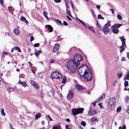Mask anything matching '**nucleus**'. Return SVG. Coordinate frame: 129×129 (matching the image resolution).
Here are the masks:
<instances>
[{
  "label": "nucleus",
  "instance_id": "f257e3e1",
  "mask_svg": "<svg viewBox=\"0 0 129 129\" xmlns=\"http://www.w3.org/2000/svg\"><path fill=\"white\" fill-rule=\"evenodd\" d=\"M78 65L73 60H70L67 62V67L68 69L72 72H74Z\"/></svg>",
  "mask_w": 129,
  "mask_h": 129
},
{
  "label": "nucleus",
  "instance_id": "f03ea898",
  "mask_svg": "<svg viewBox=\"0 0 129 129\" xmlns=\"http://www.w3.org/2000/svg\"><path fill=\"white\" fill-rule=\"evenodd\" d=\"M83 78L85 81H89L91 80L92 78V75L90 70L89 68H87V70L85 71L83 75Z\"/></svg>",
  "mask_w": 129,
  "mask_h": 129
},
{
  "label": "nucleus",
  "instance_id": "7ed1b4c3",
  "mask_svg": "<svg viewBox=\"0 0 129 129\" xmlns=\"http://www.w3.org/2000/svg\"><path fill=\"white\" fill-rule=\"evenodd\" d=\"M84 110V109L83 108H74L72 109L71 111L73 115H76L82 113Z\"/></svg>",
  "mask_w": 129,
  "mask_h": 129
},
{
  "label": "nucleus",
  "instance_id": "20e7f679",
  "mask_svg": "<svg viewBox=\"0 0 129 129\" xmlns=\"http://www.w3.org/2000/svg\"><path fill=\"white\" fill-rule=\"evenodd\" d=\"M82 57L80 54H77L75 55L74 57L73 60L78 65L80 63V62L82 60Z\"/></svg>",
  "mask_w": 129,
  "mask_h": 129
},
{
  "label": "nucleus",
  "instance_id": "39448f33",
  "mask_svg": "<svg viewBox=\"0 0 129 129\" xmlns=\"http://www.w3.org/2000/svg\"><path fill=\"white\" fill-rule=\"evenodd\" d=\"M62 77L61 74L58 72H54L52 73L51 78L52 79H59Z\"/></svg>",
  "mask_w": 129,
  "mask_h": 129
},
{
  "label": "nucleus",
  "instance_id": "423d86ee",
  "mask_svg": "<svg viewBox=\"0 0 129 129\" xmlns=\"http://www.w3.org/2000/svg\"><path fill=\"white\" fill-rule=\"evenodd\" d=\"M116 100L115 98H112L109 99L108 105V108L109 109H110L112 106L115 103Z\"/></svg>",
  "mask_w": 129,
  "mask_h": 129
},
{
  "label": "nucleus",
  "instance_id": "0eeeda50",
  "mask_svg": "<svg viewBox=\"0 0 129 129\" xmlns=\"http://www.w3.org/2000/svg\"><path fill=\"white\" fill-rule=\"evenodd\" d=\"M87 68L88 67L86 65L84 64H82L78 68V73L80 74L82 73V72H84L85 69H86V70H87Z\"/></svg>",
  "mask_w": 129,
  "mask_h": 129
},
{
  "label": "nucleus",
  "instance_id": "6e6552de",
  "mask_svg": "<svg viewBox=\"0 0 129 129\" xmlns=\"http://www.w3.org/2000/svg\"><path fill=\"white\" fill-rule=\"evenodd\" d=\"M101 30L103 31L105 35L108 34L109 32V29L107 26H104Z\"/></svg>",
  "mask_w": 129,
  "mask_h": 129
},
{
  "label": "nucleus",
  "instance_id": "1a4fd4ad",
  "mask_svg": "<svg viewBox=\"0 0 129 129\" xmlns=\"http://www.w3.org/2000/svg\"><path fill=\"white\" fill-rule=\"evenodd\" d=\"M73 92L72 91L69 90L67 96V99L69 100H71L73 98Z\"/></svg>",
  "mask_w": 129,
  "mask_h": 129
},
{
  "label": "nucleus",
  "instance_id": "9d476101",
  "mask_svg": "<svg viewBox=\"0 0 129 129\" xmlns=\"http://www.w3.org/2000/svg\"><path fill=\"white\" fill-rule=\"evenodd\" d=\"M76 88L78 91H81L84 90V88L80 85L77 84L76 85Z\"/></svg>",
  "mask_w": 129,
  "mask_h": 129
},
{
  "label": "nucleus",
  "instance_id": "9b49d317",
  "mask_svg": "<svg viewBox=\"0 0 129 129\" xmlns=\"http://www.w3.org/2000/svg\"><path fill=\"white\" fill-rule=\"evenodd\" d=\"M119 38L122 42V45L123 46H125V39L123 37H120Z\"/></svg>",
  "mask_w": 129,
  "mask_h": 129
},
{
  "label": "nucleus",
  "instance_id": "f8f14e48",
  "mask_svg": "<svg viewBox=\"0 0 129 129\" xmlns=\"http://www.w3.org/2000/svg\"><path fill=\"white\" fill-rule=\"evenodd\" d=\"M96 113V111L95 110H92L91 109H90L88 112V114L90 115H92Z\"/></svg>",
  "mask_w": 129,
  "mask_h": 129
},
{
  "label": "nucleus",
  "instance_id": "ddd939ff",
  "mask_svg": "<svg viewBox=\"0 0 129 129\" xmlns=\"http://www.w3.org/2000/svg\"><path fill=\"white\" fill-rule=\"evenodd\" d=\"M122 24H115L111 26L112 28H119L122 25Z\"/></svg>",
  "mask_w": 129,
  "mask_h": 129
},
{
  "label": "nucleus",
  "instance_id": "4468645a",
  "mask_svg": "<svg viewBox=\"0 0 129 129\" xmlns=\"http://www.w3.org/2000/svg\"><path fill=\"white\" fill-rule=\"evenodd\" d=\"M105 94H103V95L99 98L97 99L95 101V102L98 103L101 101L105 97Z\"/></svg>",
  "mask_w": 129,
  "mask_h": 129
},
{
  "label": "nucleus",
  "instance_id": "2eb2a0df",
  "mask_svg": "<svg viewBox=\"0 0 129 129\" xmlns=\"http://www.w3.org/2000/svg\"><path fill=\"white\" fill-rule=\"evenodd\" d=\"M18 84H19L22 85L23 86H24V87L27 86V85L25 82H22L20 80L19 81L18 83Z\"/></svg>",
  "mask_w": 129,
  "mask_h": 129
},
{
  "label": "nucleus",
  "instance_id": "dca6fc26",
  "mask_svg": "<svg viewBox=\"0 0 129 129\" xmlns=\"http://www.w3.org/2000/svg\"><path fill=\"white\" fill-rule=\"evenodd\" d=\"M45 27H47L48 28V30L50 32H52L53 31V28L51 25H46Z\"/></svg>",
  "mask_w": 129,
  "mask_h": 129
},
{
  "label": "nucleus",
  "instance_id": "f3484780",
  "mask_svg": "<svg viewBox=\"0 0 129 129\" xmlns=\"http://www.w3.org/2000/svg\"><path fill=\"white\" fill-rule=\"evenodd\" d=\"M112 28H113L112 30V32L116 34H117L119 31L118 29L117 28H115V27Z\"/></svg>",
  "mask_w": 129,
  "mask_h": 129
},
{
  "label": "nucleus",
  "instance_id": "a211bd4d",
  "mask_svg": "<svg viewBox=\"0 0 129 129\" xmlns=\"http://www.w3.org/2000/svg\"><path fill=\"white\" fill-rule=\"evenodd\" d=\"M33 85L36 89H38L39 88V85L35 82L33 81Z\"/></svg>",
  "mask_w": 129,
  "mask_h": 129
},
{
  "label": "nucleus",
  "instance_id": "6ab92c4d",
  "mask_svg": "<svg viewBox=\"0 0 129 129\" xmlns=\"http://www.w3.org/2000/svg\"><path fill=\"white\" fill-rule=\"evenodd\" d=\"M48 13L45 11H43V14L44 16L46 18L47 20H49V18L47 16V14H48Z\"/></svg>",
  "mask_w": 129,
  "mask_h": 129
},
{
  "label": "nucleus",
  "instance_id": "aec40b11",
  "mask_svg": "<svg viewBox=\"0 0 129 129\" xmlns=\"http://www.w3.org/2000/svg\"><path fill=\"white\" fill-rule=\"evenodd\" d=\"M20 19L21 21H23L26 23H28V21L26 20L25 17H21L20 18Z\"/></svg>",
  "mask_w": 129,
  "mask_h": 129
},
{
  "label": "nucleus",
  "instance_id": "412c9836",
  "mask_svg": "<svg viewBox=\"0 0 129 129\" xmlns=\"http://www.w3.org/2000/svg\"><path fill=\"white\" fill-rule=\"evenodd\" d=\"M14 32L16 35H18L19 34L20 31L19 30L17 29H15L13 30Z\"/></svg>",
  "mask_w": 129,
  "mask_h": 129
},
{
  "label": "nucleus",
  "instance_id": "4be33fe9",
  "mask_svg": "<svg viewBox=\"0 0 129 129\" xmlns=\"http://www.w3.org/2000/svg\"><path fill=\"white\" fill-rule=\"evenodd\" d=\"M98 120V119L95 117H93L91 119L92 121L94 122L97 121Z\"/></svg>",
  "mask_w": 129,
  "mask_h": 129
},
{
  "label": "nucleus",
  "instance_id": "5701e85b",
  "mask_svg": "<svg viewBox=\"0 0 129 129\" xmlns=\"http://www.w3.org/2000/svg\"><path fill=\"white\" fill-rule=\"evenodd\" d=\"M41 116V115L40 113H38L35 115V119H37L39 118Z\"/></svg>",
  "mask_w": 129,
  "mask_h": 129
},
{
  "label": "nucleus",
  "instance_id": "b1692460",
  "mask_svg": "<svg viewBox=\"0 0 129 129\" xmlns=\"http://www.w3.org/2000/svg\"><path fill=\"white\" fill-rule=\"evenodd\" d=\"M52 129H61L60 128V126L59 125H58L53 126Z\"/></svg>",
  "mask_w": 129,
  "mask_h": 129
},
{
  "label": "nucleus",
  "instance_id": "393cba45",
  "mask_svg": "<svg viewBox=\"0 0 129 129\" xmlns=\"http://www.w3.org/2000/svg\"><path fill=\"white\" fill-rule=\"evenodd\" d=\"M111 21H108L107 23L105 24L104 26H107L108 27H109L111 26Z\"/></svg>",
  "mask_w": 129,
  "mask_h": 129
},
{
  "label": "nucleus",
  "instance_id": "a878e982",
  "mask_svg": "<svg viewBox=\"0 0 129 129\" xmlns=\"http://www.w3.org/2000/svg\"><path fill=\"white\" fill-rule=\"evenodd\" d=\"M41 53V51H36L35 53V55L37 57H38L40 54Z\"/></svg>",
  "mask_w": 129,
  "mask_h": 129
},
{
  "label": "nucleus",
  "instance_id": "bb28decb",
  "mask_svg": "<svg viewBox=\"0 0 129 129\" xmlns=\"http://www.w3.org/2000/svg\"><path fill=\"white\" fill-rule=\"evenodd\" d=\"M8 54V53L6 51L4 52L2 54V59L3 58H4L5 56Z\"/></svg>",
  "mask_w": 129,
  "mask_h": 129
},
{
  "label": "nucleus",
  "instance_id": "cd10ccee",
  "mask_svg": "<svg viewBox=\"0 0 129 129\" xmlns=\"http://www.w3.org/2000/svg\"><path fill=\"white\" fill-rule=\"evenodd\" d=\"M66 77L65 76H64L63 77L62 80V83L64 84L66 83Z\"/></svg>",
  "mask_w": 129,
  "mask_h": 129
},
{
  "label": "nucleus",
  "instance_id": "c85d7f7f",
  "mask_svg": "<svg viewBox=\"0 0 129 129\" xmlns=\"http://www.w3.org/2000/svg\"><path fill=\"white\" fill-rule=\"evenodd\" d=\"M15 50H17L19 52H21V51L20 48L18 46H15L14 47Z\"/></svg>",
  "mask_w": 129,
  "mask_h": 129
},
{
  "label": "nucleus",
  "instance_id": "c756f323",
  "mask_svg": "<svg viewBox=\"0 0 129 129\" xmlns=\"http://www.w3.org/2000/svg\"><path fill=\"white\" fill-rule=\"evenodd\" d=\"M8 90L10 92H11L12 91H14V88L9 87L8 88Z\"/></svg>",
  "mask_w": 129,
  "mask_h": 129
},
{
  "label": "nucleus",
  "instance_id": "7c9ffc66",
  "mask_svg": "<svg viewBox=\"0 0 129 129\" xmlns=\"http://www.w3.org/2000/svg\"><path fill=\"white\" fill-rule=\"evenodd\" d=\"M124 46H123L122 45L121 46H120V48L121 49L120 50V53H122V52L124 50V48L123 47Z\"/></svg>",
  "mask_w": 129,
  "mask_h": 129
},
{
  "label": "nucleus",
  "instance_id": "2f4dec72",
  "mask_svg": "<svg viewBox=\"0 0 129 129\" xmlns=\"http://www.w3.org/2000/svg\"><path fill=\"white\" fill-rule=\"evenodd\" d=\"M66 14H68L71 17H72L70 12V11H68L67 9L66 10Z\"/></svg>",
  "mask_w": 129,
  "mask_h": 129
},
{
  "label": "nucleus",
  "instance_id": "473e14b6",
  "mask_svg": "<svg viewBox=\"0 0 129 129\" xmlns=\"http://www.w3.org/2000/svg\"><path fill=\"white\" fill-rule=\"evenodd\" d=\"M1 114L2 116H5L6 115L5 113L4 112V110L3 108L1 109Z\"/></svg>",
  "mask_w": 129,
  "mask_h": 129
},
{
  "label": "nucleus",
  "instance_id": "72a5a7b5",
  "mask_svg": "<svg viewBox=\"0 0 129 129\" xmlns=\"http://www.w3.org/2000/svg\"><path fill=\"white\" fill-rule=\"evenodd\" d=\"M117 17L118 19L119 20H121L122 19V18L121 16L119 14L117 15Z\"/></svg>",
  "mask_w": 129,
  "mask_h": 129
},
{
  "label": "nucleus",
  "instance_id": "f704fd0d",
  "mask_svg": "<svg viewBox=\"0 0 129 129\" xmlns=\"http://www.w3.org/2000/svg\"><path fill=\"white\" fill-rule=\"evenodd\" d=\"M125 102L127 103H128L129 102V97L126 96L125 97Z\"/></svg>",
  "mask_w": 129,
  "mask_h": 129
},
{
  "label": "nucleus",
  "instance_id": "c9c22d12",
  "mask_svg": "<svg viewBox=\"0 0 129 129\" xmlns=\"http://www.w3.org/2000/svg\"><path fill=\"white\" fill-rule=\"evenodd\" d=\"M58 49V47H54L53 49V52H56L57 51V50Z\"/></svg>",
  "mask_w": 129,
  "mask_h": 129
},
{
  "label": "nucleus",
  "instance_id": "e433bc0d",
  "mask_svg": "<svg viewBox=\"0 0 129 129\" xmlns=\"http://www.w3.org/2000/svg\"><path fill=\"white\" fill-rule=\"evenodd\" d=\"M97 25L99 27V28L101 30H102V29L103 28L100 25V24L98 22V21H97Z\"/></svg>",
  "mask_w": 129,
  "mask_h": 129
},
{
  "label": "nucleus",
  "instance_id": "4c0bfd02",
  "mask_svg": "<svg viewBox=\"0 0 129 129\" xmlns=\"http://www.w3.org/2000/svg\"><path fill=\"white\" fill-rule=\"evenodd\" d=\"M97 25L99 27V28L101 30H102V29L103 28L100 25V24L98 22V21H97Z\"/></svg>",
  "mask_w": 129,
  "mask_h": 129
},
{
  "label": "nucleus",
  "instance_id": "58836bf2",
  "mask_svg": "<svg viewBox=\"0 0 129 129\" xmlns=\"http://www.w3.org/2000/svg\"><path fill=\"white\" fill-rule=\"evenodd\" d=\"M97 25L99 27V28L101 30H102V29L103 28L100 25V24L98 22V21H97Z\"/></svg>",
  "mask_w": 129,
  "mask_h": 129
},
{
  "label": "nucleus",
  "instance_id": "ea45409f",
  "mask_svg": "<svg viewBox=\"0 0 129 129\" xmlns=\"http://www.w3.org/2000/svg\"><path fill=\"white\" fill-rule=\"evenodd\" d=\"M98 18L99 19H102L103 20L104 19V17H103L101 15L99 14L98 15Z\"/></svg>",
  "mask_w": 129,
  "mask_h": 129
},
{
  "label": "nucleus",
  "instance_id": "a19ab883",
  "mask_svg": "<svg viewBox=\"0 0 129 129\" xmlns=\"http://www.w3.org/2000/svg\"><path fill=\"white\" fill-rule=\"evenodd\" d=\"M81 124L83 126H85L86 125V123L84 121H82L81 122Z\"/></svg>",
  "mask_w": 129,
  "mask_h": 129
},
{
  "label": "nucleus",
  "instance_id": "79ce46f5",
  "mask_svg": "<svg viewBox=\"0 0 129 129\" xmlns=\"http://www.w3.org/2000/svg\"><path fill=\"white\" fill-rule=\"evenodd\" d=\"M56 22L58 24L62 25V24L61 23V22L58 19H57L56 20Z\"/></svg>",
  "mask_w": 129,
  "mask_h": 129
},
{
  "label": "nucleus",
  "instance_id": "37998d69",
  "mask_svg": "<svg viewBox=\"0 0 129 129\" xmlns=\"http://www.w3.org/2000/svg\"><path fill=\"white\" fill-rule=\"evenodd\" d=\"M126 79H124V80H125L126 79L127 80H129V73L127 74L125 77Z\"/></svg>",
  "mask_w": 129,
  "mask_h": 129
},
{
  "label": "nucleus",
  "instance_id": "c03bdc74",
  "mask_svg": "<svg viewBox=\"0 0 129 129\" xmlns=\"http://www.w3.org/2000/svg\"><path fill=\"white\" fill-rule=\"evenodd\" d=\"M128 85V82L127 81H125L124 83V86L125 87L127 86Z\"/></svg>",
  "mask_w": 129,
  "mask_h": 129
},
{
  "label": "nucleus",
  "instance_id": "a18cd8bd",
  "mask_svg": "<svg viewBox=\"0 0 129 129\" xmlns=\"http://www.w3.org/2000/svg\"><path fill=\"white\" fill-rule=\"evenodd\" d=\"M50 91L53 95H54L55 93V92L53 89L52 88L51 89Z\"/></svg>",
  "mask_w": 129,
  "mask_h": 129
},
{
  "label": "nucleus",
  "instance_id": "49530a36",
  "mask_svg": "<svg viewBox=\"0 0 129 129\" xmlns=\"http://www.w3.org/2000/svg\"><path fill=\"white\" fill-rule=\"evenodd\" d=\"M121 109V107H119L117 109L116 111L117 112H119L120 111Z\"/></svg>",
  "mask_w": 129,
  "mask_h": 129
},
{
  "label": "nucleus",
  "instance_id": "de8ad7c7",
  "mask_svg": "<svg viewBox=\"0 0 129 129\" xmlns=\"http://www.w3.org/2000/svg\"><path fill=\"white\" fill-rule=\"evenodd\" d=\"M122 76V74H117V77L118 78L120 79V78Z\"/></svg>",
  "mask_w": 129,
  "mask_h": 129
},
{
  "label": "nucleus",
  "instance_id": "09e8293b",
  "mask_svg": "<svg viewBox=\"0 0 129 129\" xmlns=\"http://www.w3.org/2000/svg\"><path fill=\"white\" fill-rule=\"evenodd\" d=\"M34 46L35 47H37L39 46V43H37L34 44Z\"/></svg>",
  "mask_w": 129,
  "mask_h": 129
},
{
  "label": "nucleus",
  "instance_id": "8fccbe9b",
  "mask_svg": "<svg viewBox=\"0 0 129 129\" xmlns=\"http://www.w3.org/2000/svg\"><path fill=\"white\" fill-rule=\"evenodd\" d=\"M82 24L83 26L85 27H87V26H86V25L84 23V22H83L82 21H81L80 22Z\"/></svg>",
  "mask_w": 129,
  "mask_h": 129
},
{
  "label": "nucleus",
  "instance_id": "3c124183",
  "mask_svg": "<svg viewBox=\"0 0 129 129\" xmlns=\"http://www.w3.org/2000/svg\"><path fill=\"white\" fill-rule=\"evenodd\" d=\"M63 24L64 25L67 26L68 25L67 23L65 21H63Z\"/></svg>",
  "mask_w": 129,
  "mask_h": 129
},
{
  "label": "nucleus",
  "instance_id": "603ef678",
  "mask_svg": "<svg viewBox=\"0 0 129 129\" xmlns=\"http://www.w3.org/2000/svg\"><path fill=\"white\" fill-rule=\"evenodd\" d=\"M88 28H89L90 30H91L92 31H94V29L93 27H91L90 26H89Z\"/></svg>",
  "mask_w": 129,
  "mask_h": 129
},
{
  "label": "nucleus",
  "instance_id": "864d4df0",
  "mask_svg": "<svg viewBox=\"0 0 129 129\" xmlns=\"http://www.w3.org/2000/svg\"><path fill=\"white\" fill-rule=\"evenodd\" d=\"M92 15L93 16V17H95V12H94V11H93V10H92Z\"/></svg>",
  "mask_w": 129,
  "mask_h": 129
},
{
  "label": "nucleus",
  "instance_id": "5fc2aeb1",
  "mask_svg": "<svg viewBox=\"0 0 129 129\" xmlns=\"http://www.w3.org/2000/svg\"><path fill=\"white\" fill-rule=\"evenodd\" d=\"M4 1L3 0H0V4L3 6L4 5Z\"/></svg>",
  "mask_w": 129,
  "mask_h": 129
},
{
  "label": "nucleus",
  "instance_id": "6e6d98bb",
  "mask_svg": "<svg viewBox=\"0 0 129 129\" xmlns=\"http://www.w3.org/2000/svg\"><path fill=\"white\" fill-rule=\"evenodd\" d=\"M57 41H59L61 40V38L60 36H58L57 37Z\"/></svg>",
  "mask_w": 129,
  "mask_h": 129
},
{
  "label": "nucleus",
  "instance_id": "4d7b16f0",
  "mask_svg": "<svg viewBox=\"0 0 129 129\" xmlns=\"http://www.w3.org/2000/svg\"><path fill=\"white\" fill-rule=\"evenodd\" d=\"M47 117L49 119L50 121H53V119H52V118L49 115H48L47 116Z\"/></svg>",
  "mask_w": 129,
  "mask_h": 129
},
{
  "label": "nucleus",
  "instance_id": "13d9d810",
  "mask_svg": "<svg viewBox=\"0 0 129 129\" xmlns=\"http://www.w3.org/2000/svg\"><path fill=\"white\" fill-rule=\"evenodd\" d=\"M55 2L56 3H58L60 2L61 0H54Z\"/></svg>",
  "mask_w": 129,
  "mask_h": 129
},
{
  "label": "nucleus",
  "instance_id": "bf43d9fd",
  "mask_svg": "<svg viewBox=\"0 0 129 129\" xmlns=\"http://www.w3.org/2000/svg\"><path fill=\"white\" fill-rule=\"evenodd\" d=\"M65 127L66 129H70L68 125H66L65 126Z\"/></svg>",
  "mask_w": 129,
  "mask_h": 129
},
{
  "label": "nucleus",
  "instance_id": "052dcab7",
  "mask_svg": "<svg viewBox=\"0 0 129 129\" xmlns=\"http://www.w3.org/2000/svg\"><path fill=\"white\" fill-rule=\"evenodd\" d=\"M10 127L11 129H13V126L12 124H10Z\"/></svg>",
  "mask_w": 129,
  "mask_h": 129
},
{
  "label": "nucleus",
  "instance_id": "680f3d73",
  "mask_svg": "<svg viewBox=\"0 0 129 129\" xmlns=\"http://www.w3.org/2000/svg\"><path fill=\"white\" fill-rule=\"evenodd\" d=\"M50 63H53L54 62V59H51L50 60Z\"/></svg>",
  "mask_w": 129,
  "mask_h": 129
},
{
  "label": "nucleus",
  "instance_id": "e2e57ef3",
  "mask_svg": "<svg viewBox=\"0 0 129 129\" xmlns=\"http://www.w3.org/2000/svg\"><path fill=\"white\" fill-rule=\"evenodd\" d=\"M110 10L111 11V12L113 14H114V10H113V9H110Z\"/></svg>",
  "mask_w": 129,
  "mask_h": 129
},
{
  "label": "nucleus",
  "instance_id": "0e129e2a",
  "mask_svg": "<svg viewBox=\"0 0 129 129\" xmlns=\"http://www.w3.org/2000/svg\"><path fill=\"white\" fill-rule=\"evenodd\" d=\"M66 5L67 7V8H68V2H65Z\"/></svg>",
  "mask_w": 129,
  "mask_h": 129
},
{
  "label": "nucleus",
  "instance_id": "69168bd1",
  "mask_svg": "<svg viewBox=\"0 0 129 129\" xmlns=\"http://www.w3.org/2000/svg\"><path fill=\"white\" fill-rule=\"evenodd\" d=\"M67 17L68 18V20H69L70 21H71L72 20V19L71 18L69 17L68 15H67Z\"/></svg>",
  "mask_w": 129,
  "mask_h": 129
},
{
  "label": "nucleus",
  "instance_id": "338daca9",
  "mask_svg": "<svg viewBox=\"0 0 129 129\" xmlns=\"http://www.w3.org/2000/svg\"><path fill=\"white\" fill-rule=\"evenodd\" d=\"M98 105L101 108H102V103H99L98 104Z\"/></svg>",
  "mask_w": 129,
  "mask_h": 129
},
{
  "label": "nucleus",
  "instance_id": "774afa93",
  "mask_svg": "<svg viewBox=\"0 0 129 129\" xmlns=\"http://www.w3.org/2000/svg\"><path fill=\"white\" fill-rule=\"evenodd\" d=\"M127 57L129 59V52H127Z\"/></svg>",
  "mask_w": 129,
  "mask_h": 129
}]
</instances>
